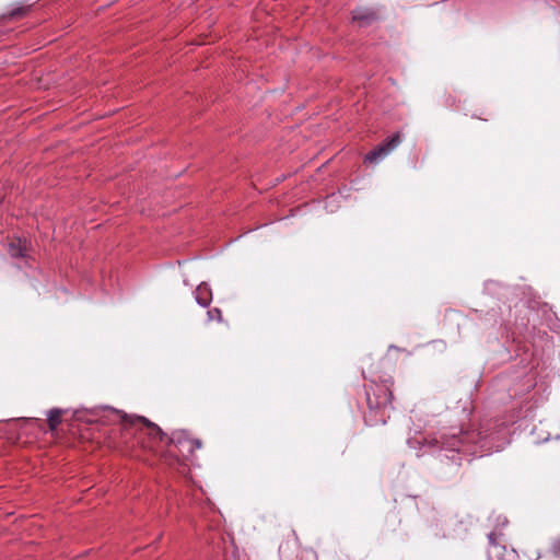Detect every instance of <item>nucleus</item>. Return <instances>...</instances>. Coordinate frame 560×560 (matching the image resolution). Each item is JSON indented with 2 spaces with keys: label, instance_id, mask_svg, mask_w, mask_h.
<instances>
[{
  "label": "nucleus",
  "instance_id": "1",
  "mask_svg": "<svg viewBox=\"0 0 560 560\" xmlns=\"http://www.w3.org/2000/svg\"><path fill=\"white\" fill-rule=\"evenodd\" d=\"M430 447L443 452L456 464L462 460L470 462L476 457L488 456L502 451L508 444L506 430L502 425L481 423L479 428H451L440 433L438 438L427 439Z\"/></svg>",
  "mask_w": 560,
  "mask_h": 560
},
{
  "label": "nucleus",
  "instance_id": "2",
  "mask_svg": "<svg viewBox=\"0 0 560 560\" xmlns=\"http://www.w3.org/2000/svg\"><path fill=\"white\" fill-rule=\"evenodd\" d=\"M139 443L143 448L154 450V443L164 441L166 435L154 423L143 420V428L139 431ZM171 446L178 451V453L188 460H194L195 451L201 448L202 442L199 439L192 438L186 430H176L167 438Z\"/></svg>",
  "mask_w": 560,
  "mask_h": 560
},
{
  "label": "nucleus",
  "instance_id": "3",
  "mask_svg": "<svg viewBox=\"0 0 560 560\" xmlns=\"http://www.w3.org/2000/svg\"><path fill=\"white\" fill-rule=\"evenodd\" d=\"M393 385L394 381L389 376L381 382H371L365 386L371 424L386 423L389 417L388 411L393 409Z\"/></svg>",
  "mask_w": 560,
  "mask_h": 560
},
{
  "label": "nucleus",
  "instance_id": "4",
  "mask_svg": "<svg viewBox=\"0 0 560 560\" xmlns=\"http://www.w3.org/2000/svg\"><path fill=\"white\" fill-rule=\"evenodd\" d=\"M401 143L400 132H395L386 138L381 144L365 154L363 162L365 164H377L392 153Z\"/></svg>",
  "mask_w": 560,
  "mask_h": 560
},
{
  "label": "nucleus",
  "instance_id": "5",
  "mask_svg": "<svg viewBox=\"0 0 560 560\" xmlns=\"http://www.w3.org/2000/svg\"><path fill=\"white\" fill-rule=\"evenodd\" d=\"M195 300L202 306L208 307L212 301V291L207 283H200L195 290Z\"/></svg>",
  "mask_w": 560,
  "mask_h": 560
},
{
  "label": "nucleus",
  "instance_id": "6",
  "mask_svg": "<svg viewBox=\"0 0 560 560\" xmlns=\"http://www.w3.org/2000/svg\"><path fill=\"white\" fill-rule=\"evenodd\" d=\"M27 250V242L26 240L18 238L9 243L8 253L13 258H22L25 257Z\"/></svg>",
  "mask_w": 560,
  "mask_h": 560
},
{
  "label": "nucleus",
  "instance_id": "7",
  "mask_svg": "<svg viewBox=\"0 0 560 560\" xmlns=\"http://www.w3.org/2000/svg\"><path fill=\"white\" fill-rule=\"evenodd\" d=\"M352 20L360 22L362 25H366L375 20V13L373 11L358 9L353 11Z\"/></svg>",
  "mask_w": 560,
  "mask_h": 560
},
{
  "label": "nucleus",
  "instance_id": "8",
  "mask_svg": "<svg viewBox=\"0 0 560 560\" xmlns=\"http://www.w3.org/2000/svg\"><path fill=\"white\" fill-rule=\"evenodd\" d=\"M62 410L58 408L50 409L47 415V423L51 431L56 430L61 423Z\"/></svg>",
  "mask_w": 560,
  "mask_h": 560
},
{
  "label": "nucleus",
  "instance_id": "9",
  "mask_svg": "<svg viewBox=\"0 0 560 560\" xmlns=\"http://www.w3.org/2000/svg\"><path fill=\"white\" fill-rule=\"evenodd\" d=\"M488 540H489V545H490V549L488 551V555H489V558L490 560L493 559V556H494V552L497 551H504L505 550V547L504 546H501L498 541H497V537H495V534L494 533H490L488 535Z\"/></svg>",
  "mask_w": 560,
  "mask_h": 560
},
{
  "label": "nucleus",
  "instance_id": "10",
  "mask_svg": "<svg viewBox=\"0 0 560 560\" xmlns=\"http://www.w3.org/2000/svg\"><path fill=\"white\" fill-rule=\"evenodd\" d=\"M207 314H208L209 320L222 322V312L220 308H218V307L210 308Z\"/></svg>",
  "mask_w": 560,
  "mask_h": 560
}]
</instances>
